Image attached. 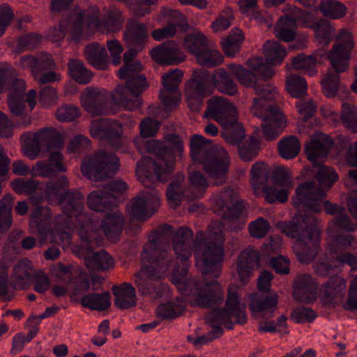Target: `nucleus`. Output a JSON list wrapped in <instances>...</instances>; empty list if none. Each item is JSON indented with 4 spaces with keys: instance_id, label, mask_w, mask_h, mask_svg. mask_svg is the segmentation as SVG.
Returning a JSON list of instances; mask_svg holds the SVG:
<instances>
[{
    "instance_id": "c03bdc74",
    "label": "nucleus",
    "mask_w": 357,
    "mask_h": 357,
    "mask_svg": "<svg viewBox=\"0 0 357 357\" xmlns=\"http://www.w3.org/2000/svg\"><path fill=\"white\" fill-rule=\"evenodd\" d=\"M13 204V198L10 195H4L0 200V233L7 231L12 225Z\"/></svg>"
},
{
    "instance_id": "f257e3e1",
    "label": "nucleus",
    "mask_w": 357,
    "mask_h": 357,
    "mask_svg": "<svg viewBox=\"0 0 357 357\" xmlns=\"http://www.w3.org/2000/svg\"><path fill=\"white\" fill-rule=\"evenodd\" d=\"M172 230L171 225H162L157 230V232L161 234L155 237L149 238L142 252L141 269L134 275V282L139 292L145 296L155 291L157 283L172 268V281L177 286L185 301L176 298L159 305L156 310L157 315L163 319H172L181 316L185 309V303L189 304L179 289V286L186 287L191 281L202 285L210 284V282L196 279L186 280L189 266L188 259L192 255L191 242L193 237L192 231L186 227H181L174 233L172 248L177 259L180 260L183 265L181 271L175 266L172 257L165 249H163L160 242V235Z\"/></svg>"
},
{
    "instance_id": "a19ab883",
    "label": "nucleus",
    "mask_w": 357,
    "mask_h": 357,
    "mask_svg": "<svg viewBox=\"0 0 357 357\" xmlns=\"http://www.w3.org/2000/svg\"><path fill=\"white\" fill-rule=\"evenodd\" d=\"M81 303L84 307L89 309L102 311L109 307L110 296L108 292L89 294L82 298Z\"/></svg>"
},
{
    "instance_id": "09e8293b",
    "label": "nucleus",
    "mask_w": 357,
    "mask_h": 357,
    "mask_svg": "<svg viewBox=\"0 0 357 357\" xmlns=\"http://www.w3.org/2000/svg\"><path fill=\"white\" fill-rule=\"evenodd\" d=\"M291 67L294 70H303L310 76L317 74V59L314 56L299 54L292 59Z\"/></svg>"
},
{
    "instance_id": "412c9836",
    "label": "nucleus",
    "mask_w": 357,
    "mask_h": 357,
    "mask_svg": "<svg viewBox=\"0 0 357 357\" xmlns=\"http://www.w3.org/2000/svg\"><path fill=\"white\" fill-rule=\"evenodd\" d=\"M278 295L276 292L255 294L249 304L252 316L257 319H270L278 310Z\"/></svg>"
},
{
    "instance_id": "2eb2a0df",
    "label": "nucleus",
    "mask_w": 357,
    "mask_h": 357,
    "mask_svg": "<svg viewBox=\"0 0 357 357\" xmlns=\"http://www.w3.org/2000/svg\"><path fill=\"white\" fill-rule=\"evenodd\" d=\"M23 151L29 159H36L42 151L61 149L63 146L62 135L56 130L45 128L36 132L22 135Z\"/></svg>"
},
{
    "instance_id": "7c9ffc66",
    "label": "nucleus",
    "mask_w": 357,
    "mask_h": 357,
    "mask_svg": "<svg viewBox=\"0 0 357 357\" xmlns=\"http://www.w3.org/2000/svg\"><path fill=\"white\" fill-rule=\"evenodd\" d=\"M34 267L31 261L24 259L15 264L11 274V280L15 289H26L30 287Z\"/></svg>"
},
{
    "instance_id": "774afa93",
    "label": "nucleus",
    "mask_w": 357,
    "mask_h": 357,
    "mask_svg": "<svg viewBox=\"0 0 357 357\" xmlns=\"http://www.w3.org/2000/svg\"><path fill=\"white\" fill-rule=\"evenodd\" d=\"M343 308L349 311L357 310V275L350 282L348 298L343 303Z\"/></svg>"
},
{
    "instance_id": "0eeeda50",
    "label": "nucleus",
    "mask_w": 357,
    "mask_h": 357,
    "mask_svg": "<svg viewBox=\"0 0 357 357\" xmlns=\"http://www.w3.org/2000/svg\"><path fill=\"white\" fill-rule=\"evenodd\" d=\"M225 238L223 223L213 221L208 228L206 236L199 231L195 236V257L196 266L204 276L219 277L225 257Z\"/></svg>"
},
{
    "instance_id": "6e6552de",
    "label": "nucleus",
    "mask_w": 357,
    "mask_h": 357,
    "mask_svg": "<svg viewBox=\"0 0 357 357\" xmlns=\"http://www.w3.org/2000/svg\"><path fill=\"white\" fill-rule=\"evenodd\" d=\"M210 143V140L202 135H193L190 139V154L193 161L202 164L204 172L218 185L225 179L229 165V155L221 147H211Z\"/></svg>"
},
{
    "instance_id": "473e14b6",
    "label": "nucleus",
    "mask_w": 357,
    "mask_h": 357,
    "mask_svg": "<svg viewBox=\"0 0 357 357\" xmlns=\"http://www.w3.org/2000/svg\"><path fill=\"white\" fill-rule=\"evenodd\" d=\"M123 217L119 211H112L106 214L102 222V229L106 237L112 242L119 240L123 225Z\"/></svg>"
},
{
    "instance_id": "72a5a7b5",
    "label": "nucleus",
    "mask_w": 357,
    "mask_h": 357,
    "mask_svg": "<svg viewBox=\"0 0 357 357\" xmlns=\"http://www.w3.org/2000/svg\"><path fill=\"white\" fill-rule=\"evenodd\" d=\"M112 291L114 296V304L120 309H128L135 306L137 296L135 289L130 283H123L114 286Z\"/></svg>"
},
{
    "instance_id": "79ce46f5",
    "label": "nucleus",
    "mask_w": 357,
    "mask_h": 357,
    "mask_svg": "<svg viewBox=\"0 0 357 357\" xmlns=\"http://www.w3.org/2000/svg\"><path fill=\"white\" fill-rule=\"evenodd\" d=\"M68 68L70 76L79 84H86L93 77L91 72L87 70L80 60L70 59L68 63Z\"/></svg>"
},
{
    "instance_id": "4d7b16f0",
    "label": "nucleus",
    "mask_w": 357,
    "mask_h": 357,
    "mask_svg": "<svg viewBox=\"0 0 357 357\" xmlns=\"http://www.w3.org/2000/svg\"><path fill=\"white\" fill-rule=\"evenodd\" d=\"M315 37L320 43L328 44L335 33V28L325 19L318 20V23L313 29Z\"/></svg>"
},
{
    "instance_id": "680f3d73",
    "label": "nucleus",
    "mask_w": 357,
    "mask_h": 357,
    "mask_svg": "<svg viewBox=\"0 0 357 357\" xmlns=\"http://www.w3.org/2000/svg\"><path fill=\"white\" fill-rule=\"evenodd\" d=\"M270 228L269 222L263 218H258L248 225L250 236L257 238L264 237L268 234Z\"/></svg>"
},
{
    "instance_id": "e2e57ef3",
    "label": "nucleus",
    "mask_w": 357,
    "mask_h": 357,
    "mask_svg": "<svg viewBox=\"0 0 357 357\" xmlns=\"http://www.w3.org/2000/svg\"><path fill=\"white\" fill-rule=\"evenodd\" d=\"M80 115L77 107L71 105H64L59 107L56 112V117L59 121L70 122L75 121Z\"/></svg>"
},
{
    "instance_id": "393cba45",
    "label": "nucleus",
    "mask_w": 357,
    "mask_h": 357,
    "mask_svg": "<svg viewBox=\"0 0 357 357\" xmlns=\"http://www.w3.org/2000/svg\"><path fill=\"white\" fill-rule=\"evenodd\" d=\"M151 57L161 65H175L185 60V55L174 42L163 43L150 51Z\"/></svg>"
},
{
    "instance_id": "c9c22d12",
    "label": "nucleus",
    "mask_w": 357,
    "mask_h": 357,
    "mask_svg": "<svg viewBox=\"0 0 357 357\" xmlns=\"http://www.w3.org/2000/svg\"><path fill=\"white\" fill-rule=\"evenodd\" d=\"M211 83L222 93L234 96L238 93L236 84L224 68H219L211 75Z\"/></svg>"
},
{
    "instance_id": "2f4dec72",
    "label": "nucleus",
    "mask_w": 357,
    "mask_h": 357,
    "mask_svg": "<svg viewBox=\"0 0 357 357\" xmlns=\"http://www.w3.org/2000/svg\"><path fill=\"white\" fill-rule=\"evenodd\" d=\"M211 86V75L208 71L195 70L193 78L186 83L185 92L204 97L212 93Z\"/></svg>"
},
{
    "instance_id": "58836bf2",
    "label": "nucleus",
    "mask_w": 357,
    "mask_h": 357,
    "mask_svg": "<svg viewBox=\"0 0 357 357\" xmlns=\"http://www.w3.org/2000/svg\"><path fill=\"white\" fill-rule=\"evenodd\" d=\"M270 176L268 165L262 162H255L250 169V183L256 195H259L261 188L266 185Z\"/></svg>"
},
{
    "instance_id": "9b49d317",
    "label": "nucleus",
    "mask_w": 357,
    "mask_h": 357,
    "mask_svg": "<svg viewBox=\"0 0 357 357\" xmlns=\"http://www.w3.org/2000/svg\"><path fill=\"white\" fill-rule=\"evenodd\" d=\"M98 223L88 221L82 225L78 231L80 245L74 250L79 257L84 259L88 268L97 271H106L114 266V259L105 250L93 252V250L101 241L100 231L97 229Z\"/></svg>"
},
{
    "instance_id": "4c0bfd02",
    "label": "nucleus",
    "mask_w": 357,
    "mask_h": 357,
    "mask_svg": "<svg viewBox=\"0 0 357 357\" xmlns=\"http://www.w3.org/2000/svg\"><path fill=\"white\" fill-rule=\"evenodd\" d=\"M296 29L295 18L289 13L285 16L280 17L274 29V33L278 39L290 42L296 36Z\"/></svg>"
},
{
    "instance_id": "5fc2aeb1",
    "label": "nucleus",
    "mask_w": 357,
    "mask_h": 357,
    "mask_svg": "<svg viewBox=\"0 0 357 357\" xmlns=\"http://www.w3.org/2000/svg\"><path fill=\"white\" fill-rule=\"evenodd\" d=\"M284 11L290 13L292 17L295 18V22H300L304 27L310 28L313 30L318 23V20L312 13L303 11L294 6L287 5Z\"/></svg>"
},
{
    "instance_id": "338daca9",
    "label": "nucleus",
    "mask_w": 357,
    "mask_h": 357,
    "mask_svg": "<svg viewBox=\"0 0 357 357\" xmlns=\"http://www.w3.org/2000/svg\"><path fill=\"white\" fill-rule=\"evenodd\" d=\"M58 98L56 89L51 86H46L40 92L38 102L43 107H49L56 103Z\"/></svg>"
},
{
    "instance_id": "9d476101",
    "label": "nucleus",
    "mask_w": 357,
    "mask_h": 357,
    "mask_svg": "<svg viewBox=\"0 0 357 357\" xmlns=\"http://www.w3.org/2000/svg\"><path fill=\"white\" fill-rule=\"evenodd\" d=\"M208 118L213 119L222 126V136L230 144H238L245 136L243 125L238 121L236 107L224 97L214 96L207 102L205 112Z\"/></svg>"
},
{
    "instance_id": "052dcab7",
    "label": "nucleus",
    "mask_w": 357,
    "mask_h": 357,
    "mask_svg": "<svg viewBox=\"0 0 357 357\" xmlns=\"http://www.w3.org/2000/svg\"><path fill=\"white\" fill-rule=\"evenodd\" d=\"M234 19L233 10L227 7L224 9L218 17L212 22L211 29L214 32H221L229 29Z\"/></svg>"
},
{
    "instance_id": "20e7f679",
    "label": "nucleus",
    "mask_w": 357,
    "mask_h": 357,
    "mask_svg": "<svg viewBox=\"0 0 357 357\" xmlns=\"http://www.w3.org/2000/svg\"><path fill=\"white\" fill-rule=\"evenodd\" d=\"M68 180L66 176H61L56 181L50 182L46 185L45 195L47 199L59 200L63 214L57 215L56 222L57 228L55 231L50 229L51 211L48 207L37 206L32 212L29 221V227L32 233H38L41 245L46 241L61 244L68 247L72 243L71 234L66 229H70L75 227V222L80 226L85 225L91 219H87L82 214L84 209V196L79 192L67 191L62 192L68 187ZM80 228H79V229Z\"/></svg>"
},
{
    "instance_id": "ddd939ff",
    "label": "nucleus",
    "mask_w": 357,
    "mask_h": 357,
    "mask_svg": "<svg viewBox=\"0 0 357 357\" xmlns=\"http://www.w3.org/2000/svg\"><path fill=\"white\" fill-rule=\"evenodd\" d=\"M278 95L276 88L275 94L265 90V95H259V98L253 100L250 108V112L254 116L263 119L262 132L268 140L277 138L287 126L284 114L273 103V100L276 99Z\"/></svg>"
},
{
    "instance_id": "0e129e2a",
    "label": "nucleus",
    "mask_w": 357,
    "mask_h": 357,
    "mask_svg": "<svg viewBox=\"0 0 357 357\" xmlns=\"http://www.w3.org/2000/svg\"><path fill=\"white\" fill-rule=\"evenodd\" d=\"M275 184L282 189L287 190L289 194L293 187L292 176L290 170L283 167L278 169L275 173Z\"/></svg>"
},
{
    "instance_id": "4468645a",
    "label": "nucleus",
    "mask_w": 357,
    "mask_h": 357,
    "mask_svg": "<svg viewBox=\"0 0 357 357\" xmlns=\"http://www.w3.org/2000/svg\"><path fill=\"white\" fill-rule=\"evenodd\" d=\"M16 70L7 63H0V93L9 91L8 102L10 112L17 116L23 114L24 101L23 93L26 90L24 81L17 79Z\"/></svg>"
},
{
    "instance_id": "69168bd1",
    "label": "nucleus",
    "mask_w": 357,
    "mask_h": 357,
    "mask_svg": "<svg viewBox=\"0 0 357 357\" xmlns=\"http://www.w3.org/2000/svg\"><path fill=\"white\" fill-rule=\"evenodd\" d=\"M11 186L18 194H31L38 188V183L32 180L20 178L12 181Z\"/></svg>"
},
{
    "instance_id": "a878e982",
    "label": "nucleus",
    "mask_w": 357,
    "mask_h": 357,
    "mask_svg": "<svg viewBox=\"0 0 357 357\" xmlns=\"http://www.w3.org/2000/svg\"><path fill=\"white\" fill-rule=\"evenodd\" d=\"M332 144L333 142L327 135L316 132L305 148L307 159L314 166L318 165L319 160L327 156Z\"/></svg>"
},
{
    "instance_id": "6ab92c4d",
    "label": "nucleus",
    "mask_w": 357,
    "mask_h": 357,
    "mask_svg": "<svg viewBox=\"0 0 357 357\" xmlns=\"http://www.w3.org/2000/svg\"><path fill=\"white\" fill-rule=\"evenodd\" d=\"M90 133L93 138L107 139L116 149H119L123 142L122 126L115 120L100 119L93 121Z\"/></svg>"
},
{
    "instance_id": "423d86ee",
    "label": "nucleus",
    "mask_w": 357,
    "mask_h": 357,
    "mask_svg": "<svg viewBox=\"0 0 357 357\" xmlns=\"http://www.w3.org/2000/svg\"><path fill=\"white\" fill-rule=\"evenodd\" d=\"M149 37L146 24L130 21L125 32V40L130 49L123 54L124 66L118 71L121 79H127L125 86H119L112 94L116 105L128 110H135L142 105L141 93L148 87L146 77L140 74L142 64L135 60L137 52L142 50Z\"/></svg>"
},
{
    "instance_id": "c85d7f7f",
    "label": "nucleus",
    "mask_w": 357,
    "mask_h": 357,
    "mask_svg": "<svg viewBox=\"0 0 357 357\" xmlns=\"http://www.w3.org/2000/svg\"><path fill=\"white\" fill-rule=\"evenodd\" d=\"M354 243V238L351 234L338 235L332 241L330 245L331 250L337 255V262L347 264L353 268L356 267L357 257L349 252H342Z\"/></svg>"
},
{
    "instance_id": "f704fd0d",
    "label": "nucleus",
    "mask_w": 357,
    "mask_h": 357,
    "mask_svg": "<svg viewBox=\"0 0 357 357\" xmlns=\"http://www.w3.org/2000/svg\"><path fill=\"white\" fill-rule=\"evenodd\" d=\"M84 56L93 67L105 70L107 67L108 56L105 47L98 43H92L84 48Z\"/></svg>"
},
{
    "instance_id": "b1692460",
    "label": "nucleus",
    "mask_w": 357,
    "mask_h": 357,
    "mask_svg": "<svg viewBox=\"0 0 357 357\" xmlns=\"http://www.w3.org/2000/svg\"><path fill=\"white\" fill-rule=\"evenodd\" d=\"M227 68L241 85L253 88L257 94L264 96L265 90L268 91L270 93H275V86L270 84H258L255 74L245 69L241 65L231 63L228 64Z\"/></svg>"
},
{
    "instance_id": "f03ea898",
    "label": "nucleus",
    "mask_w": 357,
    "mask_h": 357,
    "mask_svg": "<svg viewBox=\"0 0 357 357\" xmlns=\"http://www.w3.org/2000/svg\"><path fill=\"white\" fill-rule=\"evenodd\" d=\"M338 175L331 167H319L315 181L301 183L296 189L292 203L300 212L293 220L282 224L281 229L287 236L296 238L293 250L301 263H308L317 253L320 231L317 218L310 212L319 213L327 190L338 180Z\"/></svg>"
},
{
    "instance_id": "bb28decb",
    "label": "nucleus",
    "mask_w": 357,
    "mask_h": 357,
    "mask_svg": "<svg viewBox=\"0 0 357 357\" xmlns=\"http://www.w3.org/2000/svg\"><path fill=\"white\" fill-rule=\"evenodd\" d=\"M347 288V282L340 276L331 278L320 289V298L324 304L335 305L341 301Z\"/></svg>"
},
{
    "instance_id": "8fccbe9b",
    "label": "nucleus",
    "mask_w": 357,
    "mask_h": 357,
    "mask_svg": "<svg viewBox=\"0 0 357 357\" xmlns=\"http://www.w3.org/2000/svg\"><path fill=\"white\" fill-rule=\"evenodd\" d=\"M241 140L234 145H238V155L240 158L244 162L252 160L258 154L259 150V139L255 136H251L249 139L245 141L241 144L239 143Z\"/></svg>"
},
{
    "instance_id": "f8f14e48",
    "label": "nucleus",
    "mask_w": 357,
    "mask_h": 357,
    "mask_svg": "<svg viewBox=\"0 0 357 357\" xmlns=\"http://www.w3.org/2000/svg\"><path fill=\"white\" fill-rule=\"evenodd\" d=\"M337 43L333 45L328 58L335 73L329 71L321 81L324 93L328 98L334 97L340 87L338 73L344 72L350 59L354 42L351 32L342 29L337 37Z\"/></svg>"
},
{
    "instance_id": "c756f323",
    "label": "nucleus",
    "mask_w": 357,
    "mask_h": 357,
    "mask_svg": "<svg viewBox=\"0 0 357 357\" xmlns=\"http://www.w3.org/2000/svg\"><path fill=\"white\" fill-rule=\"evenodd\" d=\"M259 261V253L252 248H248L240 254L237 261L236 271L243 284L248 281L255 268L258 267Z\"/></svg>"
},
{
    "instance_id": "cd10ccee",
    "label": "nucleus",
    "mask_w": 357,
    "mask_h": 357,
    "mask_svg": "<svg viewBox=\"0 0 357 357\" xmlns=\"http://www.w3.org/2000/svg\"><path fill=\"white\" fill-rule=\"evenodd\" d=\"M317 290V283L309 275H298L294 282V298L298 302L314 301Z\"/></svg>"
},
{
    "instance_id": "4be33fe9",
    "label": "nucleus",
    "mask_w": 357,
    "mask_h": 357,
    "mask_svg": "<svg viewBox=\"0 0 357 357\" xmlns=\"http://www.w3.org/2000/svg\"><path fill=\"white\" fill-rule=\"evenodd\" d=\"M109 99V93L105 89L87 87L80 96L82 107L93 116L104 113V108Z\"/></svg>"
},
{
    "instance_id": "13d9d810",
    "label": "nucleus",
    "mask_w": 357,
    "mask_h": 357,
    "mask_svg": "<svg viewBox=\"0 0 357 357\" xmlns=\"http://www.w3.org/2000/svg\"><path fill=\"white\" fill-rule=\"evenodd\" d=\"M341 118L344 126L352 132H357V107L351 104L343 103Z\"/></svg>"
},
{
    "instance_id": "ea45409f",
    "label": "nucleus",
    "mask_w": 357,
    "mask_h": 357,
    "mask_svg": "<svg viewBox=\"0 0 357 357\" xmlns=\"http://www.w3.org/2000/svg\"><path fill=\"white\" fill-rule=\"evenodd\" d=\"M301 147L298 139L293 135L283 137L278 144L280 155L287 160L296 158L301 151Z\"/></svg>"
},
{
    "instance_id": "603ef678",
    "label": "nucleus",
    "mask_w": 357,
    "mask_h": 357,
    "mask_svg": "<svg viewBox=\"0 0 357 357\" xmlns=\"http://www.w3.org/2000/svg\"><path fill=\"white\" fill-rule=\"evenodd\" d=\"M184 181V176L183 174L178 175L176 181H174L169 185L167 192V199L169 205L172 208L178 207L183 198V190L181 186V183Z\"/></svg>"
},
{
    "instance_id": "3c124183",
    "label": "nucleus",
    "mask_w": 357,
    "mask_h": 357,
    "mask_svg": "<svg viewBox=\"0 0 357 357\" xmlns=\"http://www.w3.org/2000/svg\"><path fill=\"white\" fill-rule=\"evenodd\" d=\"M285 86L292 97L299 98L306 93L307 84L304 77L296 74H290L286 77Z\"/></svg>"
},
{
    "instance_id": "e433bc0d",
    "label": "nucleus",
    "mask_w": 357,
    "mask_h": 357,
    "mask_svg": "<svg viewBox=\"0 0 357 357\" xmlns=\"http://www.w3.org/2000/svg\"><path fill=\"white\" fill-rule=\"evenodd\" d=\"M87 204L91 210L103 212L115 206V198L114 195L109 196L103 188L91 192L87 197Z\"/></svg>"
},
{
    "instance_id": "49530a36",
    "label": "nucleus",
    "mask_w": 357,
    "mask_h": 357,
    "mask_svg": "<svg viewBox=\"0 0 357 357\" xmlns=\"http://www.w3.org/2000/svg\"><path fill=\"white\" fill-rule=\"evenodd\" d=\"M244 39L243 32L238 29H234L227 38L221 43L222 48L226 56H234L240 50L241 44Z\"/></svg>"
},
{
    "instance_id": "bf43d9fd",
    "label": "nucleus",
    "mask_w": 357,
    "mask_h": 357,
    "mask_svg": "<svg viewBox=\"0 0 357 357\" xmlns=\"http://www.w3.org/2000/svg\"><path fill=\"white\" fill-rule=\"evenodd\" d=\"M261 190L264 194L266 202L269 204H273L277 201L280 203H285L288 200L289 194L287 190L282 189L275 185L274 186H267L266 185L261 188Z\"/></svg>"
},
{
    "instance_id": "6e6d98bb",
    "label": "nucleus",
    "mask_w": 357,
    "mask_h": 357,
    "mask_svg": "<svg viewBox=\"0 0 357 357\" xmlns=\"http://www.w3.org/2000/svg\"><path fill=\"white\" fill-rule=\"evenodd\" d=\"M75 13V9L70 14L69 17L67 19H63L59 25L58 28H54L50 30V33L48 35L49 38L52 40V42H59L63 40L67 33H69V38L72 40L78 41L80 39H75L73 38L72 31H71V17Z\"/></svg>"
},
{
    "instance_id": "37998d69",
    "label": "nucleus",
    "mask_w": 357,
    "mask_h": 357,
    "mask_svg": "<svg viewBox=\"0 0 357 357\" xmlns=\"http://www.w3.org/2000/svg\"><path fill=\"white\" fill-rule=\"evenodd\" d=\"M183 44L185 48L196 57L207 47L208 39L202 32L195 31L185 36Z\"/></svg>"
},
{
    "instance_id": "1a4fd4ad",
    "label": "nucleus",
    "mask_w": 357,
    "mask_h": 357,
    "mask_svg": "<svg viewBox=\"0 0 357 357\" xmlns=\"http://www.w3.org/2000/svg\"><path fill=\"white\" fill-rule=\"evenodd\" d=\"M99 16L100 10L96 6L86 10L75 8V13L71 17L73 38H87L96 30L115 32L121 29L123 20L119 10H109L104 20H100Z\"/></svg>"
},
{
    "instance_id": "a211bd4d",
    "label": "nucleus",
    "mask_w": 357,
    "mask_h": 357,
    "mask_svg": "<svg viewBox=\"0 0 357 357\" xmlns=\"http://www.w3.org/2000/svg\"><path fill=\"white\" fill-rule=\"evenodd\" d=\"M212 202L215 212L218 213L225 220L238 218L243 209V204L239 200L238 194L231 189L214 195Z\"/></svg>"
},
{
    "instance_id": "7ed1b4c3",
    "label": "nucleus",
    "mask_w": 357,
    "mask_h": 357,
    "mask_svg": "<svg viewBox=\"0 0 357 357\" xmlns=\"http://www.w3.org/2000/svg\"><path fill=\"white\" fill-rule=\"evenodd\" d=\"M165 139L167 146L154 139L146 142V151L156 153V159L153 160L150 158H143L137 164L136 175L147 189L141 192L126 206L127 212L133 220L144 221L158 209L160 196L153 188L154 176L160 181H166L174 169L176 157L181 156L183 151V144L178 136L169 135Z\"/></svg>"
},
{
    "instance_id": "de8ad7c7",
    "label": "nucleus",
    "mask_w": 357,
    "mask_h": 357,
    "mask_svg": "<svg viewBox=\"0 0 357 357\" xmlns=\"http://www.w3.org/2000/svg\"><path fill=\"white\" fill-rule=\"evenodd\" d=\"M319 9L325 17L335 20L342 18L347 11V7L337 0L323 1L319 4Z\"/></svg>"
},
{
    "instance_id": "a18cd8bd",
    "label": "nucleus",
    "mask_w": 357,
    "mask_h": 357,
    "mask_svg": "<svg viewBox=\"0 0 357 357\" xmlns=\"http://www.w3.org/2000/svg\"><path fill=\"white\" fill-rule=\"evenodd\" d=\"M20 61L23 68L31 69L33 76L34 75H37L42 66H45V68H50L54 65L52 57L47 54H41L37 58L31 55H26L21 57Z\"/></svg>"
},
{
    "instance_id": "dca6fc26",
    "label": "nucleus",
    "mask_w": 357,
    "mask_h": 357,
    "mask_svg": "<svg viewBox=\"0 0 357 357\" xmlns=\"http://www.w3.org/2000/svg\"><path fill=\"white\" fill-rule=\"evenodd\" d=\"M119 167V158L116 155L99 151L83 160L81 171L90 180L102 181L112 176Z\"/></svg>"
},
{
    "instance_id": "aec40b11",
    "label": "nucleus",
    "mask_w": 357,
    "mask_h": 357,
    "mask_svg": "<svg viewBox=\"0 0 357 357\" xmlns=\"http://www.w3.org/2000/svg\"><path fill=\"white\" fill-rule=\"evenodd\" d=\"M183 72L176 68L162 76L163 89L160 91V98L167 109H173L181 102V93L178 86L182 80Z\"/></svg>"
},
{
    "instance_id": "5701e85b",
    "label": "nucleus",
    "mask_w": 357,
    "mask_h": 357,
    "mask_svg": "<svg viewBox=\"0 0 357 357\" xmlns=\"http://www.w3.org/2000/svg\"><path fill=\"white\" fill-rule=\"evenodd\" d=\"M67 170L63 157L59 151H54L47 160L37 162L31 169L32 176L52 177Z\"/></svg>"
},
{
    "instance_id": "39448f33",
    "label": "nucleus",
    "mask_w": 357,
    "mask_h": 357,
    "mask_svg": "<svg viewBox=\"0 0 357 357\" xmlns=\"http://www.w3.org/2000/svg\"><path fill=\"white\" fill-rule=\"evenodd\" d=\"M179 289L192 307L211 308L212 312L207 319L211 322L212 330L208 332L209 340L220 337L223 330L219 326L231 329L234 321L239 324L247 321L245 305H241L239 296L234 287L228 288L226 307L218 309L224 301V294L220 284L212 280L210 284L202 285L195 281L190 282L186 287L179 286Z\"/></svg>"
},
{
    "instance_id": "f3484780",
    "label": "nucleus",
    "mask_w": 357,
    "mask_h": 357,
    "mask_svg": "<svg viewBox=\"0 0 357 357\" xmlns=\"http://www.w3.org/2000/svg\"><path fill=\"white\" fill-rule=\"evenodd\" d=\"M264 55L266 63L261 57H255L248 61L250 67L263 79L272 78L275 72L270 66L280 65L287 55L284 47L275 40L266 41L263 45Z\"/></svg>"
},
{
    "instance_id": "864d4df0",
    "label": "nucleus",
    "mask_w": 357,
    "mask_h": 357,
    "mask_svg": "<svg viewBox=\"0 0 357 357\" xmlns=\"http://www.w3.org/2000/svg\"><path fill=\"white\" fill-rule=\"evenodd\" d=\"M197 62L204 67L213 68L223 62L222 54L216 49L206 47L195 57Z\"/></svg>"
}]
</instances>
